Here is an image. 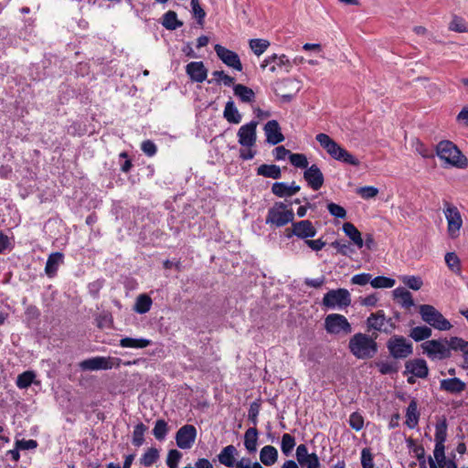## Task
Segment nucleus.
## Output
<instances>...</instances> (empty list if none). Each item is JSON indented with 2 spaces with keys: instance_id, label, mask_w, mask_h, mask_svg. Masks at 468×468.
<instances>
[{
  "instance_id": "obj_6",
  "label": "nucleus",
  "mask_w": 468,
  "mask_h": 468,
  "mask_svg": "<svg viewBox=\"0 0 468 468\" xmlns=\"http://www.w3.org/2000/svg\"><path fill=\"white\" fill-rule=\"evenodd\" d=\"M423 353L431 359H445L451 356L449 341L444 340H428L421 344Z\"/></svg>"
},
{
  "instance_id": "obj_40",
  "label": "nucleus",
  "mask_w": 468,
  "mask_h": 468,
  "mask_svg": "<svg viewBox=\"0 0 468 468\" xmlns=\"http://www.w3.org/2000/svg\"><path fill=\"white\" fill-rule=\"evenodd\" d=\"M448 424L446 419L437 422L435 426V444L444 445L447 439Z\"/></svg>"
},
{
  "instance_id": "obj_57",
  "label": "nucleus",
  "mask_w": 468,
  "mask_h": 468,
  "mask_svg": "<svg viewBox=\"0 0 468 468\" xmlns=\"http://www.w3.org/2000/svg\"><path fill=\"white\" fill-rule=\"evenodd\" d=\"M182 457V453L177 450H170L166 458V464L170 468H177L179 460Z\"/></svg>"
},
{
  "instance_id": "obj_34",
  "label": "nucleus",
  "mask_w": 468,
  "mask_h": 468,
  "mask_svg": "<svg viewBox=\"0 0 468 468\" xmlns=\"http://www.w3.org/2000/svg\"><path fill=\"white\" fill-rule=\"evenodd\" d=\"M258 430L256 427L249 428L244 434V446L249 452L257 451Z\"/></svg>"
},
{
  "instance_id": "obj_52",
  "label": "nucleus",
  "mask_w": 468,
  "mask_h": 468,
  "mask_svg": "<svg viewBox=\"0 0 468 468\" xmlns=\"http://www.w3.org/2000/svg\"><path fill=\"white\" fill-rule=\"evenodd\" d=\"M295 446V439L289 433H284L282 437L281 448L282 452L287 456L289 455Z\"/></svg>"
},
{
  "instance_id": "obj_48",
  "label": "nucleus",
  "mask_w": 468,
  "mask_h": 468,
  "mask_svg": "<svg viewBox=\"0 0 468 468\" xmlns=\"http://www.w3.org/2000/svg\"><path fill=\"white\" fill-rule=\"evenodd\" d=\"M159 458V452L156 448H149L142 456L140 463L144 466H151Z\"/></svg>"
},
{
  "instance_id": "obj_10",
  "label": "nucleus",
  "mask_w": 468,
  "mask_h": 468,
  "mask_svg": "<svg viewBox=\"0 0 468 468\" xmlns=\"http://www.w3.org/2000/svg\"><path fill=\"white\" fill-rule=\"evenodd\" d=\"M367 331L390 334L396 327L391 318H387L383 310L371 314L367 319Z\"/></svg>"
},
{
  "instance_id": "obj_58",
  "label": "nucleus",
  "mask_w": 468,
  "mask_h": 468,
  "mask_svg": "<svg viewBox=\"0 0 468 468\" xmlns=\"http://www.w3.org/2000/svg\"><path fill=\"white\" fill-rule=\"evenodd\" d=\"M349 425L355 431H360L364 426L363 417L357 412H353L349 417Z\"/></svg>"
},
{
  "instance_id": "obj_56",
  "label": "nucleus",
  "mask_w": 468,
  "mask_h": 468,
  "mask_svg": "<svg viewBox=\"0 0 468 468\" xmlns=\"http://www.w3.org/2000/svg\"><path fill=\"white\" fill-rule=\"evenodd\" d=\"M361 465L363 468H374L373 454L369 448H364L361 452Z\"/></svg>"
},
{
  "instance_id": "obj_29",
  "label": "nucleus",
  "mask_w": 468,
  "mask_h": 468,
  "mask_svg": "<svg viewBox=\"0 0 468 468\" xmlns=\"http://www.w3.org/2000/svg\"><path fill=\"white\" fill-rule=\"evenodd\" d=\"M420 413L418 411V403L415 399H411L406 411L405 424L410 429H414L419 422Z\"/></svg>"
},
{
  "instance_id": "obj_9",
  "label": "nucleus",
  "mask_w": 468,
  "mask_h": 468,
  "mask_svg": "<svg viewBox=\"0 0 468 468\" xmlns=\"http://www.w3.org/2000/svg\"><path fill=\"white\" fill-rule=\"evenodd\" d=\"M323 305L329 309L345 308L351 304V296L346 289L330 290L324 295Z\"/></svg>"
},
{
  "instance_id": "obj_20",
  "label": "nucleus",
  "mask_w": 468,
  "mask_h": 468,
  "mask_svg": "<svg viewBox=\"0 0 468 468\" xmlns=\"http://www.w3.org/2000/svg\"><path fill=\"white\" fill-rule=\"evenodd\" d=\"M316 229L314 227L313 223L308 220H301L298 222L292 221V233L301 239H308L309 238H314L316 235Z\"/></svg>"
},
{
  "instance_id": "obj_30",
  "label": "nucleus",
  "mask_w": 468,
  "mask_h": 468,
  "mask_svg": "<svg viewBox=\"0 0 468 468\" xmlns=\"http://www.w3.org/2000/svg\"><path fill=\"white\" fill-rule=\"evenodd\" d=\"M260 460L266 465H273L278 460V451L274 446L266 445L260 452Z\"/></svg>"
},
{
  "instance_id": "obj_51",
  "label": "nucleus",
  "mask_w": 468,
  "mask_h": 468,
  "mask_svg": "<svg viewBox=\"0 0 468 468\" xmlns=\"http://www.w3.org/2000/svg\"><path fill=\"white\" fill-rule=\"evenodd\" d=\"M192 14L200 27L204 26L206 12L199 4V0H191Z\"/></svg>"
},
{
  "instance_id": "obj_13",
  "label": "nucleus",
  "mask_w": 468,
  "mask_h": 468,
  "mask_svg": "<svg viewBox=\"0 0 468 468\" xmlns=\"http://www.w3.org/2000/svg\"><path fill=\"white\" fill-rule=\"evenodd\" d=\"M301 89L302 84L300 80L287 78L276 82L274 91L277 95L281 96L283 102H290Z\"/></svg>"
},
{
  "instance_id": "obj_47",
  "label": "nucleus",
  "mask_w": 468,
  "mask_h": 468,
  "mask_svg": "<svg viewBox=\"0 0 468 468\" xmlns=\"http://www.w3.org/2000/svg\"><path fill=\"white\" fill-rule=\"evenodd\" d=\"M168 432V425L165 420H157L153 429V434L158 441L165 440Z\"/></svg>"
},
{
  "instance_id": "obj_55",
  "label": "nucleus",
  "mask_w": 468,
  "mask_h": 468,
  "mask_svg": "<svg viewBox=\"0 0 468 468\" xmlns=\"http://www.w3.org/2000/svg\"><path fill=\"white\" fill-rule=\"evenodd\" d=\"M356 193L364 199L373 198L378 196V189L375 186H362L357 188Z\"/></svg>"
},
{
  "instance_id": "obj_49",
  "label": "nucleus",
  "mask_w": 468,
  "mask_h": 468,
  "mask_svg": "<svg viewBox=\"0 0 468 468\" xmlns=\"http://www.w3.org/2000/svg\"><path fill=\"white\" fill-rule=\"evenodd\" d=\"M396 283V281L392 278L385 276H378L374 279L371 278L370 284L373 288H392Z\"/></svg>"
},
{
  "instance_id": "obj_64",
  "label": "nucleus",
  "mask_w": 468,
  "mask_h": 468,
  "mask_svg": "<svg viewBox=\"0 0 468 468\" xmlns=\"http://www.w3.org/2000/svg\"><path fill=\"white\" fill-rule=\"evenodd\" d=\"M142 151L147 155V156H154L156 152L157 148L154 143L151 140H145L142 143L141 145Z\"/></svg>"
},
{
  "instance_id": "obj_50",
  "label": "nucleus",
  "mask_w": 468,
  "mask_h": 468,
  "mask_svg": "<svg viewBox=\"0 0 468 468\" xmlns=\"http://www.w3.org/2000/svg\"><path fill=\"white\" fill-rule=\"evenodd\" d=\"M445 262L449 269L455 273L461 271V262L459 257L454 252H447L445 254Z\"/></svg>"
},
{
  "instance_id": "obj_4",
  "label": "nucleus",
  "mask_w": 468,
  "mask_h": 468,
  "mask_svg": "<svg viewBox=\"0 0 468 468\" xmlns=\"http://www.w3.org/2000/svg\"><path fill=\"white\" fill-rule=\"evenodd\" d=\"M420 314L423 322L440 331H448L452 328V324L431 304H421L419 308Z\"/></svg>"
},
{
  "instance_id": "obj_43",
  "label": "nucleus",
  "mask_w": 468,
  "mask_h": 468,
  "mask_svg": "<svg viewBox=\"0 0 468 468\" xmlns=\"http://www.w3.org/2000/svg\"><path fill=\"white\" fill-rule=\"evenodd\" d=\"M212 76L215 77V79L209 80L208 83L215 81L217 84H220L222 82L225 86L230 87L235 81L233 77L226 74L223 70H215L212 72Z\"/></svg>"
},
{
  "instance_id": "obj_36",
  "label": "nucleus",
  "mask_w": 468,
  "mask_h": 468,
  "mask_svg": "<svg viewBox=\"0 0 468 468\" xmlns=\"http://www.w3.org/2000/svg\"><path fill=\"white\" fill-rule=\"evenodd\" d=\"M257 175L272 179L282 176L281 168L276 165H261L257 168Z\"/></svg>"
},
{
  "instance_id": "obj_32",
  "label": "nucleus",
  "mask_w": 468,
  "mask_h": 468,
  "mask_svg": "<svg viewBox=\"0 0 468 468\" xmlns=\"http://www.w3.org/2000/svg\"><path fill=\"white\" fill-rule=\"evenodd\" d=\"M62 260L63 254L61 252H54L48 256L45 267V272L48 277L55 276Z\"/></svg>"
},
{
  "instance_id": "obj_25",
  "label": "nucleus",
  "mask_w": 468,
  "mask_h": 468,
  "mask_svg": "<svg viewBox=\"0 0 468 468\" xmlns=\"http://www.w3.org/2000/svg\"><path fill=\"white\" fill-rule=\"evenodd\" d=\"M440 388L451 394H459L465 389V383L458 378L441 380Z\"/></svg>"
},
{
  "instance_id": "obj_17",
  "label": "nucleus",
  "mask_w": 468,
  "mask_h": 468,
  "mask_svg": "<svg viewBox=\"0 0 468 468\" xmlns=\"http://www.w3.org/2000/svg\"><path fill=\"white\" fill-rule=\"evenodd\" d=\"M296 460L298 463L306 468H320V461L315 453H309L305 444L296 448Z\"/></svg>"
},
{
  "instance_id": "obj_23",
  "label": "nucleus",
  "mask_w": 468,
  "mask_h": 468,
  "mask_svg": "<svg viewBox=\"0 0 468 468\" xmlns=\"http://www.w3.org/2000/svg\"><path fill=\"white\" fill-rule=\"evenodd\" d=\"M300 186L296 185L295 182H292L291 185H288L284 182H275L271 186V192L278 197H289L300 191Z\"/></svg>"
},
{
  "instance_id": "obj_1",
  "label": "nucleus",
  "mask_w": 468,
  "mask_h": 468,
  "mask_svg": "<svg viewBox=\"0 0 468 468\" xmlns=\"http://www.w3.org/2000/svg\"><path fill=\"white\" fill-rule=\"evenodd\" d=\"M377 337V334L372 335L363 333L355 334L349 340L350 352L358 359L372 358L378 353Z\"/></svg>"
},
{
  "instance_id": "obj_31",
  "label": "nucleus",
  "mask_w": 468,
  "mask_h": 468,
  "mask_svg": "<svg viewBox=\"0 0 468 468\" xmlns=\"http://www.w3.org/2000/svg\"><path fill=\"white\" fill-rule=\"evenodd\" d=\"M450 347L454 351H461L463 356V368L468 369V342L460 337H451L449 340Z\"/></svg>"
},
{
  "instance_id": "obj_35",
  "label": "nucleus",
  "mask_w": 468,
  "mask_h": 468,
  "mask_svg": "<svg viewBox=\"0 0 468 468\" xmlns=\"http://www.w3.org/2000/svg\"><path fill=\"white\" fill-rule=\"evenodd\" d=\"M151 345V340L146 338L123 337L120 340V346L123 348H144Z\"/></svg>"
},
{
  "instance_id": "obj_19",
  "label": "nucleus",
  "mask_w": 468,
  "mask_h": 468,
  "mask_svg": "<svg viewBox=\"0 0 468 468\" xmlns=\"http://www.w3.org/2000/svg\"><path fill=\"white\" fill-rule=\"evenodd\" d=\"M186 72L194 82L201 83L207 80V69L202 61H192L186 66Z\"/></svg>"
},
{
  "instance_id": "obj_8",
  "label": "nucleus",
  "mask_w": 468,
  "mask_h": 468,
  "mask_svg": "<svg viewBox=\"0 0 468 468\" xmlns=\"http://www.w3.org/2000/svg\"><path fill=\"white\" fill-rule=\"evenodd\" d=\"M388 350L395 359H404L413 352L412 344L401 335H393L387 342Z\"/></svg>"
},
{
  "instance_id": "obj_42",
  "label": "nucleus",
  "mask_w": 468,
  "mask_h": 468,
  "mask_svg": "<svg viewBox=\"0 0 468 468\" xmlns=\"http://www.w3.org/2000/svg\"><path fill=\"white\" fill-rule=\"evenodd\" d=\"M146 430L147 427L143 422H140L137 425H135L132 439V442L134 446L140 447L144 444V432L146 431Z\"/></svg>"
},
{
  "instance_id": "obj_39",
  "label": "nucleus",
  "mask_w": 468,
  "mask_h": 468,
  "mask_svg": "<svg viewBox=\"0 0 468 468\" xmlns=\"http://www.w3.org/2000/svg\"><path fill=\"white\" fill-rule=\"evenodd\" d=\"M152 299L147 294H140L135 301L133 310L140 314L147 313L152 306Z\"/></svg>"
},
{
  "instance_id": "obj_53",
  "label": "nucleus",
  "mask_w": 468,
  "mask_h": 468,
  "mask_svg": "<svg viewBox=\"0 0 468 468\" xmlns=\"http://www.w3.org/2000/svg\"><path fill=\"white\" fill-rule=\"evenodd\" d=\"M400 280L406 286L414 291L420 290L423 284L422 280L418 276H402Z\"/></svg>"
},
{
  "instance_id": "obj_11",
  "label": "nucleus",
  "mask_w": 468,
  "mask_h": 468,
  "mask_svg": "<svg viewBox=\"0 0 468 468\" xmlns=\"http://www.w3.org/2000/svg\"><path fill=\"white\" fill-rule=\"evenodd\" d=\"M121 363L122 360L119 357L95 356L81 361L80 363V367L82 370H107L112 367H119Z\"/></svg>"
},
{
  "instance_id": "obj_3",
  "label": "nucleus",
  "mask_w": 468,
  "mask_h": 468,
  "mask_svg": "<svg viewBox=\"0 0 468 468\" xmlns=\"http://www.w3.org/2000/svg\"><path fill=\"white\" fill-rule=\"evenodd\" d=\"M315 139L333 159L354 166H358L360 165V162L356 157L343 148L328 134L318 133Z\"/></svg>"
},
{
  "instance_id": "obj_37",
  "label": "nucleus",
  "mask_w": 468,
  "mask_h": 468,
  "mask_svg": "<svg viewBox=\"0 0 468 468\" xmlns=\"http://www.w3.org/2000/svg\"><path fill=\"white\" fill-rule=\"evenodd\" d=\"M162 25L168 30H176L183 26V22L177 19V15L175 11L169 10L164 14Z\"/></svg>"
},
{
  "instance_id": "obj_61",
  "label": "nucleus",
  "mask_w": 468,
  "mask_h": 468,
  "mask_svg": "<svg viewBox=\"0 0 468 468\" xmlns=\"http://www.w3.org/2000/svg\"><path fill=\"white\" fill-rule=\"evenodd\" d=\"M260 412V404L258 402H252L250 405L248 419L255 427L258 424V416Z\"/></svg>"
},
{
  "instance_id": "obj_12",
  "label": "nucleus",
  "mask_w": 468,
  "mask_h": 468,
  "mask_svg": "<svg viewBox=\"0 0 468 468\" xmlns=\"http://www.w3.org/2000/svg\"><path fill=\"white\" fill-rule=\"evenodd\" d=\"M324 328L331 335H348L352 332V326L346 317L339 314H328L324 319Z\"/></svg>"
},
{
  "instance_id": "obj_33",
  "label": "nucleus",
  "mask_w": 468,
  "mask_h": 468,
  "mask_svg": "<svg viewBox=\"0 0 468 468\" xmlns=\"http://www.w3.org/2000/svg\"><path fill=\"white\" fill-rule=\"evenodd\" d=\"M223 116L229 123L238 124L241 122V114L232 101L226 103Z\"/></svg>"
},
{
  "instance_id": "obj_54",
  "label": "nucleus",
  "mask_w": 468,
  "mask_h": 468,
  "mask_svg": "<svg viewBox=\"0 0 468 468\" xmlns=\"http://www.w3.org/2000/svg\"><path fill=\"white\" fill-rule=\"evenodd\" d=\"M290 162L291 164L297 168H307L308 167V160L305 154H290Z\"/></svg>"
},
{
  "instance_id": "obj_21",
  "label": "nucleus",
  "mask_w": 468,
  "mask_h": 468,
  "mask_svg": "<svg viewBox=\"0 0 468 468\" xmlns=\"http://www.w3.org/2000/svg\"><path fill=\"white\" fill-rule=\"evenodd\" d=\"M264 132L266 141L272 145L278 144L284 141V136L281 132L279 122L275 120H271L264 125Z\"/></svg>"
},
{
  "instance_id": "obj_24",
  "label": "nucleus",
  "mask_w": 468,
  "mask_h": 468,
  "mask_svg": "<svg viewBox=\"0 0 468 468\" xmlns=\"http://www.w3.org/2000/svg\"><path fill=\"white\" fill-rule=\"evenodd\" d=\"M237 455L238 450L236 447L234 445H228L221 450L218 459L221 464L227 467H234Z\"/></svg>"
},
{
  "instance_id": "obj_38",
  "label": "nucleus",
  "mask_w": 468,
  "mask_h": 468,
  "mask_svg": "<svg viewBox=\"0 0 468 468\" xmlns=\"http://www.w3.org/2000/svg\"><path fill=\"white\" fill-rule=\"evenodd\" d=\"M233 91L234 94L238 96L243 102H251L254 101V91L243 84L234 85Z\"/></svg>"
},
{
  "instance_id": "obj_18",
  "label": "nucleus",
  "mask_w": 468,
  "mask_h": 468,
  "mask_svg": "<svg viewBox=\"0 0 468 468\" xmlns=\"http://www.w3.org/2000/svg\"><path fill=\"white\" fill-rule=\"evenodd\" d=\"M303 178L307 185L314 191L319 190L324 182V175L317 165H312L303 172Z\"/></svg>"
},
{
  "instance_id": "obj_26",
  "label": "nucleus",
  "mask_w": 468,
  "mask_h": 468,
  "mask_svg": "<svg viewBox=\"0 0 468 468\" xmlns=\"http://www.w3.org/2000/svg\"><path fill=\"white\" fill-rule=\"evenodd\" d=\"M273 64L279 68L285 67L286 72H289L292 69V62L291 60L285 56L284 54L278 56L276 54H273L271 56L267 57L261 63V68L265 69L269 65Z\"/></svg>"
},
{
  "instance_id": "obj_44",
  "label": "nucleus",
  "mask_w": 468,
  "mask_h": 468,
  "mask_svg": "<svg viewBox=\"0 0 468 468\" xmlns=\"http://www.w3.org/2000/svg\"><path fill=\"white\" fill-rule=\"evenodd\" d=\"M376 366L382 375H391L399 371V364L395 361H380Z\"/></svg>"
},
{
  "instance_id": "obj_16",
  "label": "nucleus",
  "mask_w": 468,
  "mask_h": 468,
  "mask_svg": "<svg viewBox=\"0 0 468 468\" xmlns=\"http://www.w3.org/2000/svg\"><path fill=\"white\" fill-rule=\"evenodd\" d=\"M197 438L195 426L186 424L182 426L176 434V445L183 450L190 449Z\"/></svg>"
},
{
  "instance_id": "obj_15",
  "label": "nucleus",
  "mask_w": 468,
  "mask_h": 468,
  "mask_svg": "<svg viewBox=\"0 0 468 468\" xmlns=\"http://www.w3.org/2000/svg\"><path fill=\"white\" fill-rule=\"evenodd\" d=\"M214 49H215L216 54L218 57V58L225 65H227L228 67L232 68L238 71L242 70L243 68H242L241 61L239 59V55L236 52L232 51L219 44L215 45Z\"/></svg>"
},
{
  "instance_id": "obj_60",
  "label": "nucleus",
  "mask_w": 468,
  "mask_h": 468,
  "mask_svg": "<svg viewBox=\"0 0 468 468\" xmlns=\"http://www.w3.org/2000/svg\"><path fill=\"white\" fill-rule=\"evenodd\" d=\"M331 246L336 249L337 252L344 256H349L354 251L348 243H342L338 240L332 242Z\"/></svg>"
},
{
  "instance_id": "obj_46",
  "label": "nucleus",
  "mask_w": 468,
  "mask_h": 468,
  "mask_svg": "<svg viewBox=\"0 0 468 468\" xmlns=\"http://www.w3.org/2000/svg\"><path fill=\"white\" fill-rule=\"evenodd\" d=\"M36 374L33 371H25L16 378V386L19 388H27L34 381Z\"/></svg>"
},
{
  "instance_id": "obj_28",
  "label": "nucleus",
  "mask_w": 468,
  "mask_h": 468,
  "mask_svg": "<svg viewBox=\"0 0 468 468\" xmlns=\"http://www.w3.org/2000/svg\"><path fill=\"white\" fill-rule=\"evenodd\" d=\"M343 231L358 249L364 246V239H362L361 233L353 223H344Z\"/></svg>"
},
{
  "instance_id": "obj_63",
  "label": "nucleus",
  "mask_w": 468,
  "mask_h": 468,
  "mask_svg": "<svg viewBox=\"0 0 468 468\" xmlns=\"http://www.w3.org/2000/svg\"><path fill=\"white\" fill-rule=\"evenodd\" d=\"M449 28L452 31L460 33L468 31V27L466 26V24L463 23V20L458 17H454L452 19V21L449 25Z\"/></svg>"
},
{
  "instance_id": "obj_14",
  "label": "nucleus",
  "mask_w": 468,
  "mask_h": 468,
  "mask_svg": "<svg viewBox=\"0 0 468 468\" xmlns=\"http://www.w3.org/2000/svg\"><path fill=\"white\" fill-rule=\"evenodd\" d=\"M257 121H251L239 127L237 136L238 142L242 147L251 148L255 145L257 141L256 129L258 126Z\"/></svg>"
},
{
  "instance_id": "obj_27",
  "label": "nucleus",
  "mask_w": 468,
  "mask_h": 468,
  "mask_svg": "<svg viewBox=\"0 0 468 468\" xmlns=\"http://www.w3.org/2000/svg\"><path fill=\"white\" fill-rule=\"evenodd\" d=\"M394 299L406 309H410L414 305L411 293L403 287H398L393 291Z\"/></svg>"
},
{
  "instance_id": "obj_22",
  "label": "nucleus",
  "mask_w": 468,
  "mask_h": 468,
  "mask_svg": "<svg viewBox=\"0 0 468 468\" xmlns=\"http://www.w3.org/2000/svg\"><path fill=\"white\" fill-rule=\"evenodd\" d=\"M405 374L410 373L420 378H425L429 374L427 363L421 358L409 360L405 364Z\"/></svg>"
},
{
  "instance_id": "obj_5",
  "label": "nucleus",
  "mask_w": 468,
  "mask_h": 468,
  "mask_svg": "<svg viewBox=\"0 0 468 468\" xmlns=\"http://www.w3.org/2000/svg\"><path fill=\"white\" fill-rule=\"evenodd\" d=\"M294 213L292 209H288L287 206L282 202H276L269 210L266 217V224L275 227H283L292 222Z\"/></svg>"
},
{
  "instance_id": "obj_59",
  "label": "nucleus",
  "mask_w": 468,
  "mask_h": 468,
  "mask_svg": "<svg viewBox=\"0 0 468 468\" xmlns=\"http://www.w3.org/2000/svg\"><path fill=\"white\" fill-rule=\"evenodd\" d=\"M327 209L332 216L337 218H345L346 217V209L335 203H329Z\"/></svg>"
},
{
  "instance_id": "obj_7",
  "label": "nucleus",
  "mask_w": 468,
  "mask_h": 468,
  "mask_svg": "<svg viewBox=\"0 0 468 468\" xmlns=\"http://www.w3.org/2000/svg\"><path fill=\"white\" fill-rule=\"evenodd\" d=\"M443 213L447 220V232L450 238H458L463 226V218L459 209L451 203L445 202Z\"/></svg>"
},
{
  "instance_id": "obj_62",
  "label": "nucleus",
  "mask_w": 468,
  "mask_h": 468,
  "mask_svg": "<svg viewBox=\"0 0 468 468\" xmlns=\"http://www.w3.org/2000/svg\"><path fill=\"white\" fill-rule=\"evenodd\" d=\"M444 451H445L444 445L435 444V448L433 451V455H434L433 460L438 463L439 466H441V463L447 460L445 458Z\"/></svg>"
},
{
  "instance_id": "obj_2",
  "label": "nucleus",
  "mask_w": 468,
  "mask_h": 468,
  "mask_svg": "<svg viewBox=\"0 0 468 468\" xmlns=\"http://www.w3.org/2000/svg\"><path fill=\"white\" fill-rule=\"evenodd\" d=\"M436 154L446 165L461 169L468 166L467 157L451 141L444 140L440 142L436 145Z\"/></svg>"
},
{
  "instance_id": "obj_41",
  "label": "nucleus",
  "mask_w": 468,
  "mask_h": 468,
  "mask_svg": "<svg viewBox=\"0 0 468 468\" xmlns=\"http://www.w3.org/2000/svg\"><path fill=\"white\" fill-rule=\"evenodd\" d=\"M432 331L426 325L416 326L410 330V336L416 342H420L431 337Z\"/></svg>"
},
{
  "instance_id": "obj_45",
  "label": "nucleus",
  "mask_w": 468,
  "mask_h": 468,
  "mask_svg": "<svg viewBox=\"0 0 468 468\" xmlns=\"http://www.w3.org/2000/svg\"><path fill=\"white\" fill-rule=\"evenodd\" d=\"M270 42L266 39L254 38L250 40V48L257 56L263 54L269 48Z\"/></svg>"
}]
</instances>
